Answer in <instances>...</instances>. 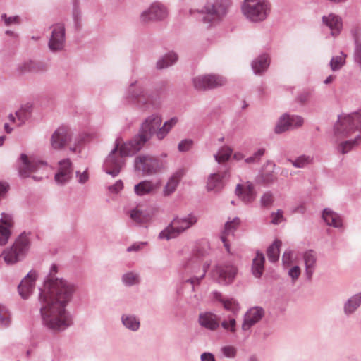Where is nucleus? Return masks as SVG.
I'll use <instances>...</instances> for the list:
<instances>
[{
	"instance_id": "1",
	"label": "nucleus",
	"mask_w": 361,
	"mask_h": 361,
	"mask_svg": "<svg viewBox=\"0 0 361 361\" xmlns=\"http://www.w3.org/2000/svg\"><path fill=\"white\" fill-rule=\"evenodd\" d=\"M57 267L52 264L44 288L39 289V301L43 324L53 331H63L72 324V318L66 306L76 291L75 284L54 274Z\"/></svg>"
},
{
	"instance_id": "2",
	"label": "nucleus",
	"mask_w": 361,
	"mask_h": 361,
	"mask_svg": "<svg viewBox=\"0 0 361 361\" xmlns=\"http://www.w3.org/2000/svg\"><path fill=\"white\" fill-rule=\"evenodd\" d=\"M334 131L335 135L341 137L355 134L353 140L343 142L337 147L339 152L348 153L361 140V111L340 116L334 126Z\"/></svg>"
},
{
	"instance_id": "3",
	"label": "nucleus",
	"mask_w": 361,
	"mask_h": 361,
	"mask_svg": "<svg viewBox=\"0 0 361 361\" xmlns=\"http://www.w3.org/2000/svg\"><path fill=\"white\" fill-rule=\"evenodd\" d=\"M145 143L137 135L128 142L123 144L118 151L119 143L117 140L114 148L104 161L103 165L104 171L113 177L118 176L124 165L123 157L133 156L140 151Z\"/></svg>"
},
{
	"instance_id": "4",
	"label": "nucleus",
	"mask_w": 361,
	"mask_h": 361,
	"mask_svg": "<svg viewBox=\"0 0 361 361\" xmlns=\"http://www.w3.org/2000/svg\"><path fill=\"white\" fill-rule=\"evenodd\" d=\"M231 0H209L201 9L190 10V14L195 16L197 20L207 29L217 25L226 16Z\"/></svg>"
},
{
	"instance_id": "5",
	"label": "nucleus",
	"mask_w": 361,
	"mask_h": 361,
	"mask_svg": "<svg viewBox=\"0 0 361 361\" xmlns=\"http://www.w3.org/2000/svg\"><path fill=\"white\" fill-rule=\"evenodd\" d=\"M30 233L23 232L15 240L12 246L6 248L1 257L8 265H13L22 261L27 255L31 245Z\"/></svg>"
},
{
	"instance_id": "6",
	"label": "nucleus",
	"mask_w": 361,
	"mask_h": 361,
	"mask_svg": "<svg viewBox=\"0 0 361 361\" xmlns=\"http://www.w3.org/2000/svg\"><path fill=\"white\" fill-rule=\"evenodd\" d=\"M126 98L129 102L142 110L157 109L160 102L153 95L146 92L142 86L137 82L131 83L126 92Z\"/></svg>"
},
{
	"instance_id": "7",
	"label": "nucleus",
	"mask_w": 361,
	"mask_h": 361,
	"mask_svg": "<svg viewBox=\"0 0 361 361\" xmlns=\"http://www.w3.org/2000/svg\"><path fill=\"white\" fill-rule=\"evenodd\" d=\"M241 11L247 20L260 23L269 16L271 4L269 0H243Z\"/></svg>"
},
{
	"instance_id": "8",
	"label": "nucleus",
	"mask_w": 361,
	"mask_h": 361,
	"mask_svg": "<svg viewBox=\"0 0 361 361\" xmlns=\"http://www.w3.org/2000/svg\"><path fill=\"white\" fill-rule=\"evenodd\" d=\"M197 216L193 213L176 216L165 229L159 233V238L166 240L175 238L192 227L197 222Z\"/></svg>"
},
{
	"instance_id": "9",
	"label": "nucleus",
	"mask_w": 361,
	"mask_h": 361,
	"mask_svg": "<svg viewBox=\"0 0 361 361\" xmlns=\"http://www.w3.org/2000/svg\"><path fill=\"white\" fill-rule=\"evenodd\" d=\"M47 164L33 157H27L25 154H21L18 161V173L20 178L30 177L33 173H39V175H33L32 178L35 180H40L46 176L45 171Z\"/></svg>"
},
{
	"instance_id": "10",
	"label": "nucleus",
	"mask_w": 361,
	"mask_h": 361,
	"mask_svg": "<svg viewBox=\"0 0 361 361\" xmlns=\"http://www.w3.org/2000/svg\"><path fill=\"white\" fill-rule=\"evenodd\" d=\"M203 256V253H196L184 265L186 270H189L195 274L194 276L185 280L186 283H191L193 287L195 285L200 283V281L205 276L210 266V263L208 262H202Z\"/></svg>"
},
{
	"instance_id": "11",
	"label": "nucleus",
	"mask_w": 361,
	"mask_h": 361,
	"mask_svg": "<svg viewBox=\"0 0 361 361\" xmlns=\"http://www.w3.org/2000/svg\"><path fill=\"white\" fill-rule=\"evenodd\" d=\"M135 170L145 175H153L166 168V163L149 154H140L134 161Z\"/></svg>"
},
{
	"instance_id": "12",
	"label": "nucleus",
	"mask_w": 361,
	"mask_h": 361,
	"mask_svg": "<svg viewBox=\"0 0 361 361\" xmlns=\"http://www.w3.org/2000/svg\"><path fill=\"white\" fill-rule=\"evenodd\" d=\"M226 83L224 77L216 74L202 75L192 79V84L195 90L205 91L220 87Z\"/></svg>"
},
{
	"instance_id": "13",
	"label": "nucleus",
	"mask_w": 361,
	"mask_h": 361,
	"mask_svg": "<svg viewBox=\"0 0 361 361\" xmlns=\"http://www.w3.org/2000/svg\"><path fill=\"white\" fill-rule=\"evenodd\" d=\"M238 272L235 265L231 262H226L217 265L212 271L213 279L222 285L230 284L234 280Z\"/></svg>"
},
{
	"instance_id": "14",
	"label": "nucleus",
	"mask_w": 361,
	"mask_h": 361,
	"mask_svg": "<svg viewBox=\"0 0 361 361\" xmlns=\"http://www.w3.org/2000/svg\"><path fill=\"white\" fill-rule=\"evenodd\" d=\"M162 122L161 116L158 114H152L147 117L141 123L137 135L147 142L152 135L155 134L157 129Z\"/></svg>"
},
{
	"instance_id": "15",
	"label": "nucleus",
	"mask_w": 361,
	"mask_h": 361,
	"mask_svg": "<svg viewBox=\"0 0 361 361\" xmlns=\"http://www.w3.org/2000/svg\"><path fill=\"white\" fill-rule=\"evenodd\" d=\"M168 16V10L159 2L152 3L148 8L143 11L140 16L142 23L161 21Z\"/></svg>"
},
{
	"instance_id": "16",
	"label": "nucleus",
	"mask_w": 361,
	"mask_h": 361,
	"mask_svg": "<svg viewBox=\"0 0 361 361\" xmlns=\"http://www.w3.org/2000/svg\"><path fill=\"white\" fill-rule=\"evenodd\" d=\"M52 27L48 47L51 51L56 52L61 51L65 45V25L63 23H58L54 24Z\"/></svg>"
},
{
	"instance_id": "17",
	"label": "nucleus",
	"mask_w": 361,
	"mask_h": 361,
	"mask_svg": "<svg viewBox=\"0 0 361 361\" xmlns=\"http://www.w3.org/2000/svg\"><path fill=\"white\" fill-rule=\"evenodd\" d=\"M73 133L64 127H59L51 135L50 144L54 149H61L72 140Z\"/></svg>"
},
{
	"instance_id": "18",
	"label": "nucleus",
	"mask_w": 361,
	"mask_h": 361,
	"mask_svg": "<svg viewBox=\"0 0 361 361\" xmlns=\"http://www.w3.org/2000/svg\"><path fill=\"white\" fill-rule=\"evenodd\" d=\"M264 316V310L262 307L255 306L250 308L244 315L242 329L249 330L252 326L259 322Z\"/></svg>"
},
{
	"instance_id": "19",
	"label": "nucleus",
	"mask_w": 361,
	"mask_h": 361,
	"mask_svg": "<svg viewBox=\"0 0 361 361\" xmlns=\"http://www.w3.org/2000/svg\"><path fill=\"white\" fill-rule=\"evenodd\" d=\"M73 168L69 159H64L59 162V170L55 174L54 179L56 183L64 185L72 178Z\"/></svg>"
},
{
	"instance_id": "20",
	"label": "nucleus",
	"mask_w": 361,
	"mask_h": 361,
	"mask_svg": "<svg viewBox=\"0 0 361 361\" xmlns=\"http://www.w3.org/2000/svg\"><path fill=\"white\" fill-rule=\"evenodd\" d=\"M14 221L11 214L3 212L0 219V245H6L11 235Z\"/></svg>"
},
{
	"instance_id": "21",
	"label": "nucleus",
	"mask_w": 361,
	"mask_h": 361,
	"mask_svg": "<svg viewBox=\"0 0 361 361\" xmlns=\"http://www.w3.org/2000/svg\"><path fill=\"white\" fill-rule=\"evenodd\" d=\"M37 276V272L32 270L22 279L18 285L19 294L23 299H27L32 293L35 287Z\"/></svg>"
},
{
	"instance_id": "22",
	"label": "nucleus",
	"mask_w": 361,
	"mask_h": 361,
	"mask_svg": "<svg viewBox=\"0 0 361 361\" xmlns=\"http://www.w3.org/2000/svg\"><path fill=\"white\" fill-rule=\"evenodd\" d=\"M219 317L211 312L200 313L198 317L200 325L208 330L216 331L219 326Z\"/></svg>"
},
{
	"instance_id": "23",
	"label": "nucleus",
	"mask_w": 361,
	"mask_h": 361,
	"mask_svg": "<svg viewBox=\"0 0 361 361\" xmlns=\"http://www.w3.org/2000/svg\"><path fill=\"white\" fill-rule=\"evenodd\" d=\"M323 23L329 28L333 37L338 36L343 28V23L341 17L334 13H329L322 17Z\"/></svg>"
},
{
	"instance_id": "24",
	"label": "nucleus",
	"mask_w": 361,
	"mask_h": 361,
	"mask_svg": "<svg viewBox=\"0 0 361 361\" xmlns=\"http://www.w3.org/2000/svg\"><path fill=\"white\" fill-rule=\"evenodd\" d=\"M303 261L305 267V276L307 280H311L316 269L317 257L315 251L309 250L303 253Z\"/></svg>"
},
{
	"instance_id": "25",
	"label": "nucleus",
	"mask_w": 361,
	"mask_h": 361,
	"mask_svg": "<svg viewBox=\"0 0 361 361\" xmlns=\"http://www.w3.org/2000/svg\"><path fill=\"white\" fill-rule=\"evenodd\" d=\"M184 174L185 171L181 169L171 175L164 188L163 193L165 196H169L176 191Z\"/></svg>"
},
{
	"instance_id": "26",
	"label": "nucleus",
	"mask_w": 361,
	"mask_h": 361,
	"mask_svg": "<svg viewBox=\"0 0 361 361\" xmlns=\"http://www.w3.org/2000/svg\"><path fill=\"white\" fill-rule=\"evenodd\" d=\"M228 174V171L224 173H214L208 176L207 189L209 191H219L224 188V178Z\"/></svg>"
},
{
	"instance_id": "27",
	"label": "nucleus",
	"mask_w": 361,
	"mask_h": 361,
	"mask_svg": "<svg viewBox=\"0 0 361 361\" xmlns=\"http://www.w3.org/2000/svg\"><path fill=\"white\" fill-rule=\"evenodd\" d=\"M235 194L245 203L252 202L256 197L254 185L249 182L245 188H243L242 185L238 184L235 188Z\"/></svg>"
},
{
	"instance_id": "28",
	"label": "nucleus",
	"mask_w": 361,
	"mask_h": 361,
	"mask_svg": "<svg viewBox=\"0 0 361 361\" xmlns=\"http://www.w3.org/2000/svg\"><path fill=\"white\" fill-rule=\"evenodd\" d=\"M46 70V65L39 61H30L25 62L18 66V71L22 74L26 73H38L44 72Z\"/></svg>"
},
{
	"instance_id": "29",
	"label": "nucleus",
	"mask_w": 361,
	"mask_h": 361,
	"mask_svg": "<svg viewBox=\"0 0 361 361\" xmlns=\"http://www.w3.org/2000/svg\"><path fill=\"white\" fill-rule=\"evenodd\" d=\"M322 219L325 223L334 228H341L343 226L340 215L329 208H325L322 212Z\"/></svg>"
},
{
	"instance_id": "30",
	"label": "nucleus",
	"mask_w": 361,
	"mask_h": 361,
	"mask_svg": "<svg viewBox=\"0 0 361 361\" xmlns=\"http://www.w3.org/2000/svg\"><path fill=\"white\" fill-rule=\"evenodd\" d=\"M130 219L138 224L148 223L154 214L148 210H140L137 208L132 209L129 213Z\"/></svg>"
},
{
	"instance_id": "31",
	"label": "nucleus",
	"mask_w": 361,
	"mask_h": 361,
	"mask_svg": "<svg viewBox=\"0 0 361 361\" xmlns=\"http://www.w3.org/2000/svg\"><path fill=\"white\" fill-rule=\"evenodd\" d=\"M269 63L270 60L268 55L263 54L252 61V68L255 74H260L268 68Z\"/></svg>"
},
{
	"instance_id": "32",
	"label": "nucleus",
	"mask_w": 361,
	"mask_h": 361,
	"mask_svg": "<svg viewBox=\"0 0 361 361\" xmlns=\"http://www.w3.org/2000/svg\"><path fill=\"white\" fill-rule=\"evenodd\" d=\"M265 257L263 253L257 251L252 260V272L256 278H260L264 269Z\"/></svg>"
},
{
	"instance_id": "33",
	"label": "nucleus",
	"mask_w": 361,
	"mask_h": 361,
	"mask_svg": "<svg viewBox=\"0 0 361 361\" xmlns=\"http://www.w3.org/2000/svg\"><path fill=\"white\" fill-rule=\"evenodd\" d=\"M122 324L128 330L137 331L140 326L139 319L134 314H123L121 317Z\"/></svg>"
},
{
	"instance_id": "34",
	"label": "nucleus",
	"mask_w": 361,
	"mask_h": 361,
	"mask_svg": "<svg viewBox=\"0 0 361 361\" xmlns=\"http://www.w3.org/2000/svg\"><path fill=\"white\" fill-rule=\"evenodd\" d=\"M361 304V293H357L351 296L344 304V312L349 315L353 314Z\"/></svg>"
},
{
	"instance_id": "35",
	"label": "nucleus",
	"mask_w": 361,
	"mask_h": 361,
	"mask_svg": "<svg viewBox=\"0 0 361 361\" xmlns=\"http://www.w3.org/2000/svg\"><path fill=\"white\" fill-rule=\"evenodd\" d=\"M239 224L240 219L236 217L231 221H227L225 224L224 231L221 238L228 252H230V247L226 241V235L232 233Z\"/></svg>"
},
{
	"instance_id": "36",
	"label": "nucleus",
	"mask_w": 361,
	"mask_h": 361,
	"mask_svg": "<svg viewBox=\"0 0 361 361\" xmlns=\"http://www.w3.org/2000/svg\"><path fill=\"white\" fill-rule=\"evenodd\" d=\"M233 153V149L229 146L221 147L218 152L214 154V159L219 164L224 163L229 160Z\"/></svg>"
},
{
	"instance_id": "37",
	"label": "nucleus",
	"mask_w": 361,
	"mask_h": 361,
	"mask_svg": "<svg viewBox=\"0 0 361 361\" xmlns=\"http://www.w3.org/2000/svg\"><path fill=\"white\" fill-rule=\"evenodd\" d=\"M154 189V185L149 180H142L134 187L135 194L139 196L149 194Z\"/></svg>"
},
{
	"instance_id": "38",
	"label": "nucleus",
	"mask_w": 361,
	"mask_h": 361,
	"mask_svg": "<svg viewBox=\"0 0 361 361\" xmlns=\"http://www.w3.org/2000/svg\"><path fill=\"white\" fill-rule=\"evenodd\" d=\"M281 241L276 240L267 249V255L269 262H276L279 258Z\"/></svg>"
},
{
	"instance_id": "39",
	"label": "nucleus",
	"mask_w": 361,
	"mask_h": 361,
	"mask_svg": "<svg viewBox=\"0 0 361 361\" xmlns=\"http://www.w3.org/2000/svg\"><path fill=\"white\" fill-rule=\"evenodd\" d=\"M121 281L126 286H133L140 283V279L138 273L135 271H128L121 276Z\"/></svg>"
},
{
	"instance_id": "40",
	"label": "nucleus",
	"mask_w": 361,
	"mask_h": 361,
	"mask_svg": "<svg viewBox=\"0 0 361 361\" xmlns=\"http://www.w3.org/2000/svg\"><path fill=\"white\" fill-rule=\"evenodd\" d=\"M178 59V56L175 53H169L165 55L157 62V68L163 69L173 65Z\"/></svg>"
},
{
	"instance_id": "41",
	"label": "nucleus",
	"mask_w": 361,
	"mask_h": 361,
	"mask_svg": "<svg viewBox=\"0 0 361 361\" xmlns=\"http://www.w3.org/2000/svg\"><path fill=\"white\" fill-rule=\"evenodd\" d=\"M31 113V106L25 105L16 111V116L18 118L17 126H20L29 118Z\"/></svg>"
},
{
	"instance_id": "42",
	"label": "nucleus",
	"mask_w": 361,
	"mask_h": 361,
	"mask_svg": "<svg viewBox=\"0 0 361 361\" xmlns=\"http://www.w3.org/2000/svg\"><path fill=\"white\" fill-rule=\"evenodd\" d=\"M313 158L310 156L301 155L297 157L295 159H288L294 167L302 169L312 163Z\"/></svg>"
},
{
	"instance_id": "43",
	"label": "nucleus",
	"mask_w": 361,
	"mask_h": 361,
	"mask_svg": "<svg viewBox=\"0 0 361 361\" xmlns=\"http://www.w3.org/2000/svg\"><path fill=\"white\" fill-rule=\"evenodd\" d=\"M290 130H291V128L290 122L288 121V114H285L279 118L275 126L274 131L277 134H281Z\"/></svg>"
},
{
	"instance_id": "44",
	"label": "nucleus",
	"mask_w": 361,
	"mask_h": 361,
	"mask_svg": "<svg viewBox=\"0 0 361 361\" xmlns=\"http://www.w3.org/2000/svg\"><path fill=\"white\" fill-rule=\"evenodd\" d=\"M346 55L341 52L338 56H333L330 61L329 66L333 71H337L345 65Z\"/></svg>"
},
{
	"instance_id": "45",
	"label": "nucleus",
	"mask_w": 361,
	"mask_h": 361,
	"mask_svg": "<svg viewBox=\"0 0 361 361\" xmlns=\"http://www.w3.org/2000/svg\"><path fill=\"white\" fill-rule=\"evenodd\" d=\"M11 324V314L7 307L0 305V325L8 327Z\"/></svg>"
},
{
	"instance_id": "46",
	"label": "nucleus",
	"mask_w": 361,
	"mask_h": 361,
	"mask_svg": "<svg viewBox=\"0 0 361 361\" xmlns=\"http://www.w3.org/2000/svg\"><path fill=\"white\" fill-rule=\"evenodd\" d=\"M221 302L223 304L224 307L234 314H237L240 310L238 302L234 299H220Z\"/></svg>"
},
{
	"instance_id": "47",
	"label": "nucleus",
	"mask_w": 361,
	"mask_h": 361,
	"mask_svg": "<svg viewBox=\"0 0 361 361\" xmlns=\"http://www.w3.org/2000/svg\"><path fill=\"white\" fill-rule=\"evenodd\" d=\"M220 352L224 357L233 359L237 355V349L233 345H224L220 349Z\"/></svg>"
},
{
	"instance_id": "48",
	"label": "nucleus",
	"mask_w": 361,
	"mask_h": 361,
	"mask_svg": "<svg viewBox=\"0 0 361 361\" xmlns=\"http://www.w3.org/2000/svg\"><path fill=\"white\" fill-rule=\"evenodd\" d=\"M288 121L290 122V128L294 129L295 128L300 127L303 124V118L300 116L288 115Z\"/></svg>"
},
{
	"instance_id": "49",
	"label": "nucleus",
	"mask_w": 361,
	"mask_h": 361,
	"mask_svg": "<svg viewBox=\"0 0 361 361\" xmlns=\"http://www.w3.org/2000/svg\"><path fill=\"white\" fill-rule=\"evenodd\" d=\"M221 326L226 331H229L232 333L236 331V321L234 318H231L229 321L224 320L221 323Z\"/></svg>"
},
{
	"instance_id": "50",
	"label": "nucleus",
	"mask_w": 361,
	"mask_h": 361,
	"mask_svg": "<svg viewBox=\"0 0 361 361\" xmlns=\"http://www.w3.org/2000/svg\"><path fill=\"white\" fill-rule=\"evenodd\" d=\"M301 269L299 266L295 265L288 270V275L291 279L293 283H295L299 278Z\"/></svg>"
},
{
	"instance_id": "51",
	"label": "nucleus",
	"mask_w": 361,
	"mask_h": 361,
	"mask_svg": "<svg viewBox=\"0 0 361 361\" xmlns=\"http://www.w3.org/2000/svg\"><path fill=\"white\" fill-rule=\"evenodd\" d=\"M293 262V252L290 250H286L282 256V263L284 268H288Z\"/></svg>"
},
{
	"instance_id": "52",
	"label": "nucleus",
	"mask_w": 361,
	"mask_h": 361,
	"mask_svg": "<svg viewBox=\"0 0 361 361\" xmlns=\"http://www.w3.org/2000/svg\"><path fill=\"white\" fill-rule=\"evenodd\" d=\"M273 201L274 200L272 193L270 192H267L261 197L260 202L262 207H268L272 204Z\"/></svg>"
},
{
	"instance_id": "53",
	"label": "nucleus",
	"mask_w": 361,
	"mask_h": 361,
	"mask_svg": "<svg viewBox=\"0 0 361 361\" xmlns=\"http://www.w3.org/2000/svg\"><path fill=\"white\" fill-rule=\"evenodd\" d=\"M73 18L75 23V27L76 29L80 28V23H81V13L78 8L75 6L73 11Z\"/></svg>"
},
{
	"instance_id": "54",
	"label": "nucleus",
	"mask_w": 361,
	"mask_h": 361,
	"mask_svg": "<svg viewBox=\"0 0 361 361\" xmlns=\"http://www.w3.org/2000/svg\"><path fill=\"white\" fill-rule=\"evenodd\" d=\"M193 142L192 140L185 139L183 140L178 145V149L180 152H187L192 146Z\"/></svg>"
},
{
	"instance_id": "55",
	"label": "nucleus",
	"mask_w": 361,
	"mask_h": 361,
	"mask_svg": "<svg viewBox=\"0 0 361 361\" xmlns=\"http://www.w3.org/2000/svg\"><path fill=\"white\" fill-rule=\"evenodd\" d=\"M283 211L278 209L276 212L271 214V223L273 224H279L283 220Z\"/></svg>"
},
{
	"instance_id": "56",
	"label": "nucleus",
	"mask_w": 361,
	"mask_h": 361,
	"mask_svg": "<svg viewBox=\"0 0 361 361\" xmlns=\"http://www.w3.org/2000/svg\"><path fill=\"white\" fill-rule=\"evenodd\" d=\"M170 132L169 130H168L165 126L164 125H163L161 127H159L157 129V131L155 133V135L157 137V138L159 140H163L167 135L168 133Z\"/></svg>"
},
{
	"instance_id": "57",
	"label": "nucleus",
	"mask_w": 361,
	"mask_h": 361,
	"mask_svg": "<svg viewBox=\"0 0 361 361\" xmlns=\"http://www.w3.org/2000/svg\"><path fill=\"white\" fill-rule=\"evenodd\" d=\"M1 18L4 20L6 25L17 24L19 23V18L18 16L8 17L6 14H2Z\"/></svg>"
},
{
	"instance_id": "58",
	"label": "nucleus",
	"mask_w": 361,
	"mask_h": 361,
	"mask_svg": "<svg viewBox=\"0 0 361 361\" xmlns=\"http://www.w3.org/2000/svg\"><path fill=\"white\" fill-rule=\"evenodd\" d=\"M146 244H147V243H145V242L135 243L132 245L129 246L126 250L128 252H137V251L140 250L143 247V246L145 245Z\"/></svg>"
},
{
	"instance_id": "59",
	"label": "nucleus",
	"mask_w": 361,
	"mask_h": 361,
	"mask_svg": "<svg viewBox=\"0 0 361 361\" xmlns=\"http://www.w3.org/2000/svg\"><path fill=\"white\" fill-rule=\"evenodd\" d=\"M123 184L122 180H118L113 185L109 186V190L113 192H118L123 189Z\"/></svg>"
},
{
	"instance_id": "60",
	"label": "nucleus",
	"mask_w": 361,
	"mask_h": 361,
	"mask_svg": "<svg viewBox=\"0 0 361 361\" xmlns=\"http://www.w3.org/2000/svg\"><path fill=\"white\" fill-rule=\"evenodd\" d=\"M178 119L177 117H173L171 119L165 121L163 125L169 130H171L178 123Z\"/></svg>"
},
{
	"instance_id": "61",
	"label": "nucleus",
	"mask_w": 361,
	"mask_h": 361,
	"mask_svg": "<svg viewBox=\"0 0 361 361\" xmlns=\"http://www.w3.org/2000/svg\"><path fill=\"white\" fill-rule=\"evenodd\" d=\"M76 176L78 178V182L80 183H85L88 180V174L87 173V171H85L82 173H80L79 171H77Z\"/></svg>"
},
{
	"instance_id": "62",
	"label": "nucleus",
	"mask_w": 361,
	"mask_h": 361,
	"mask_svg": "<svg viewBox=\"0 0 361 361\" xmlns=\"http://www.w3.org/2000/svg\"><path fill=\"white\" fill-rule=\"evenodd\" d=\"M201 361H216L214 355L211 353H203L200 356Z\"/></svg>"
},
{
	"instance_id": "63",
	"label": "nucleus",
	"mask_w": 361,
	"mask_h": 361,
	"mask_svg": "<svg viewBox=\"0 0 361 361\" xmlns=\"http://www.w3.org/2000/svg\"><path fill=\"white\" fill-rule=\"evenodd\" d=\"M9 185L6 183H0V200L4 197L8 190Z\"/></svg>"
},
{
	"instance_id": "64",
	"label": "nucleus",
	"mask_w": 361,
	"mask_h": 361,
	"mask_svg": "<svg viewBox=\"0 0 361 361\" xmlns=\"http://www.w3.org/2000/svg\"><path fill=\"white\" fill-rule=\"evenodd\" d=\"M310 97V93L308 92L302 93L299 97L298 99L300 102L305 103L308 101L309 98Z\"/></svg>"
}]
</instances>
